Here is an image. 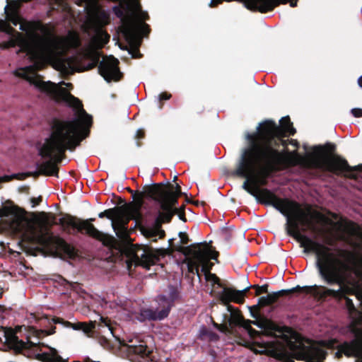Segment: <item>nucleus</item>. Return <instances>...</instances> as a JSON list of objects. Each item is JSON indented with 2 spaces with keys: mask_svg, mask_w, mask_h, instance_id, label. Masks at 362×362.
<instances>
[{
  "mask_svg": "<svg viewBox=\"0 0 362 362\" xmlns=\"http://www.w3.org/2000/svg\"><path fill=\"white\" fill-rule=\"evenodd\" d=\"M5 13L6 18L14 25L20 24V29L25 31V35L20 33L12 35L9 40L0 43V48L7 49L18 45L33 64L16 69L14 74L25 78L37 90L57 103H64L75 111L74 119L54 122L49 136L38 147L40 156L47 159L39 165V172L46 175H57V164L64 159L66 151H74L88 136L92 117L83 109L81 101L62 87L66 86L71 88V83L44 81L36 71L47 64H52L55 69L64 74H69L95 66L100 56L99 49L110 39L109 35L102 29L107 21L98 14L90 16L85 26L88 31L92 30L94 35L82 52L63 59V55L69 48L80 45L77 33L69 32L66 37H57L43 26L23 22L18 16V8L14 4L7 5Z\"/></svg>",
  "mask_w": 362,
  "mask_h": 362,
  "instance_id": "obj_1",
  "label": "nucleus"
},
{
  "mask_svg": "<svg viewBox=\"0 0 362 362\" xmlns=\"http://www.w3.org/2000/svg\"><path fill=\"white\" fill-rule=\"evenodd\" d=\"M295 132L288 117L280 120V127L272 122L262 124L259 138L263 143H255L245 150L235 170L238 175L246 178L243 188L259 202L274 206L286 217L288 233L300 243L305 252L315 254L317 267H362V255L354 259L347 251L332 252L329 247L299 232V225L304 227V230L315 232V223H325L322 214L310 208H302L296 202L278 198L271 191L259 188L267 183V177L272 171L300 163L301 158L296 152L279 151L274 147L282 142L283 135H293Z\"/></svg>",
  "mask_w": 362,
  "mask_h": 362,
  "instance_id": "obj_2",
  "label": "nucleus"
},
{
  "mask_svg": "<svg viewBox=\"0 0 362 362\" xmlns=\"http://www.w3.org/2000/svg\"><path fill=\"white\" fill-rule=\"evenodd\" d=\"M0 217L11 230L21 233L30 242L40 244L50 252L72 253V248L63 239L49 233L55 221L54 215L41 212L28 216L17 206L5 205L0 209Z\"/></svg>",
  "mask_w": 362,
  "mask_h": 362,
  "instance_id": "obj_3",
  "label": "nucleus"
},
{
  "mask_svg": "<svg viewBox=\"0 0 362 362\" xmlns=\"http://www.w3.org/2000/svg\"><path fill=\"white\" fill-rule=\"evenodd\" d=\"M144 194L146 197H150L156 201L161 209L156 219V226L153 228H144L142 229L143 234L148 238H161L164 236V231L160 227L163 223L170 222L173 216L177 212L175 207L177 199L181 194V188L179 185H173L170 184H154L148 186Z\"/></svg>",
  "mask_w": 362,
  "mask_h": 362,
  "instance_id": "obj_4",
  "label": "nucleus"
},
{
  "mask_svg": "<svg viewBox=\"0 0 362 362\" xmlns=\"http://www.w3.org/2000/svg\"><path fill=\"white\" fill-rule=\"evenodd\" d=\"M334 146L328 144L320 146L306 156V160L310 167L317 168L337 174L351 170L346 160L332 155Z\"/></svg>",
  "mask_w": 362,
  "mask_h": 362,
  "instance_id": "obj_5",
  "label": "nucleus"
},
{
  "mask_svg": "<svg viewBox=\"0 0 362 362\" xmlns=\"http://www.w3.org/2000/svg\"><path fill=\"white\" fill-rule=\"evenodd\" d=\"M177 250L189 256L187 266L190 272H194V270L198 272L199 267H202V270L206 274L214 265L209 260L216 259L218 257V252L206 243L192 245L189 247L180 246Z\"/></svg>",
  "mask_w": 362,
  "mask_h": 362,
  "instance_id": "obj_6",
  "label": "nucleus"
},
{
  "mask_svg": "<svg viewBox=\"0 0 362 362\" xmlns=\"http://www.w3.org/2000/svg\"><path fill=\"white\" fill-rule=\"evenodd\" d=\"M141 206V199L125 204L124 209L112 221V226L119 238L125 239L127 237V224L129 220L139 222L142 219Z\"/></svg>",
  "mask_w": 362,
  "mask_h": 362,
  "instance_id": "obj_7",
  "label": "nucleus"
},
{
  "mask_svg": "<svg viewBox=\"0 0 362 362\" xmlns=\"http://www.w3.org/2000/svg\"><path fill=\"white\" fill-rule=\"evenodd\" d=\"M303 291L306 293H310L313 295L315 297H317L320 298H325L327 296H332L337 297L339 295L341 292V289L338 291L328 289L323 286L314 285L312 286H305L300 287L296 286L288 290H281L278 292H274L272 293H269L266 296H262L259 299V303L262 305H270L274 302L282 295L285 293H291L295 291Z\"/></svg>",
  "mask_w": 362,
  "mask_h": 362,
  "instance_id": "obj_8",
  "label": "nucleus"
},
{
  "mask_svg": "<svg viewBox=\"0 0 362 362\" xmlns=\"http://www.w3.org/2000/svg\"><path fill=\"white\" fill-rule=\"evenodd\" d=\"M94 220L95 218L81 220L74 216H65L59 219V223L63 226H71L74 228H76L79 232L84 230L90 236L104 242L106 239V235L90 223Z\"/></svg>",
  "mask_w": 362,
  "mask_h": 362,
  "instance_id": "obj_9",
  "label": "nucleus"
},
{
  "mask_svg": "<svg viewBox=\"0 0 362 362\" xmlns=\"http://www.w3.org/2000/svg\"><path fill=\"white\" fill-rule=\"evenodd\" d=\"M157 301L158 305L156 308L141 310L140 320H162L168 317L173 303L172 299L162 296L158 298Z\"/></svg>",
  "mask_w": 362,
  "mask_h": 362,
  "instance_id": "obj_10",
  "label": "nucleus"
},
{
  "mask_svg": "<svg viewBox=\"0 0 362 362\" xmlns=\"http://www.w3.org/2000/svg\"><path fill=\"white\" fill-rule=\"evenodd\" d=\"M159 259L160 254L158 250L145 247L137 250L127 261V264L129 267L131 264H134L141 266L145 269H149L151 266L156 264Z\"/></svg>",
  "mask_w": 362,
  "mask_h": 362,
  "instance_id": "obj_11",
  "label": "nucleus"
},
{
  "mask_svg": "<svg viewBox=\"0 0 362 362\" xmlns=\"http://www.w3.org/2000/svg\"><path fill=\"white\" fill-rule=\"evenodd\" d=\"M118 64L119 61L112 56L103 58L99 65L100 75L107 81L119 80L121 74Z\"/></svg>",
  "mask_w": 362,
  "mask_h": 362,
  "instance_id": "obj_12",
  "label": "nucleus"
},
{
  "mask_svg": "<svg viewBox=\"0 0 362 362\" xmlns=\"http://www.w3.org/2000/svg\"><path fill=\"white\" fill-rule=\"evenodd\" d=\"M342 354L348 357H356V362H362V342L358 339H354L341 344L339 346V350L336 354L338 357H340Z\"/></svg>",
  "mask_w": 362,
  "mask_h": 362,
  "instance_id": "obj_13",
  "label": "nucleus"
},
{
  "mask_svg": "<svg viewBox=\"0 0 362 362\" xmlns=\"http://www.w3.org/2000/svg\"><path fill=\"white\" fill-rule=\"evenodd\" d=\"M325 355V351L316 344H309L304 346L300 353V357L307 362H322Z\"/></svg>",
  "mask_w": 362,
  "mask_h": 362,
  "instance_id": "obj_14",
  "label": "nucleus"
},
{
  "mask_svg": "<svg viewBox=\"0 0 362 362\" xmlns=\"http://www.w3.org/2000/svg\"><path fill=\"white\" fill-rule=\"evenodd\" d=\"M251 286L242 291L234 290L230 288H225L220 293V300L223 304L227 305L229 303H242L244 301L245 293Z\"/></svg>",
  "mask_w": 362,
  "mask_h": 362,
  "instance_id": "obj_15",
  "label": "nucleus"
},
{
  "mask_svg": "<svg viewBox=\"0 0 362 362\" xmlns=\"http://www.w3.org/2000/svg\"><path fill=\"white\" fill-rule=\"evenodd\" d=\"M246 6L252 10H259L264 13L273 9L280 4H286L289 0H244Z\"/></svg>",
  "mask_w": 362,
  "mask_h": 362,
  "instance_id": "obj_16",
  "label": "nucleus"
},
{
  "mask_svg": "<svg viewBox=\"0 0 362 362\" xmlns=\"http://www.w3.org/2000/svg\"><path fill=\"white\" fill-rule=\"evenodd\" d=\"M336 231V235L343 240H346L349 235H352L357 232V226L351 221H340L332 227Z\"/></svg>",
  "mask_w": 362,
  "mask_h": 362,
  "instance_id": "obj_17",
  "label": "nucleus"
},
{
  "mask_svg": "<svg viewBox=\"0 0 362 362\" xmlns=\"http://www.w3.org/2000/svg\"><path fill=\"white\" fill-rule=\"evenodd\" d=\"M124 345L129 348V352L141 356H147L150 352L146 342L140 339L138 337L127 338Z\"/></svg>",
  "mask_w": 362,
  "mask_h": 362,
  "instance_id": "obj_18",
  "label": "nucleus"
},
{
  "mask_svg": "<svg viewBox=\"0 0 362 362\" xmlns=\"http://www.w3.org/2000/svg\"><path fill=\"white\" fill-rule=\"evenodd\" d=\"M228 308L231 312L230 317L229 319L230 325H242L243 327L248 329V332L252 337H253L255 334L258 333L257 331L251 328L250 321H244L242 316L238 312L231 310V306H228Z\"/></svg>",
  "mask_w": 362,
  "mask_h": 362,
  "instance_id": "obj_19",
  "label": "nucleus"
},
{
  "mask_svg": "<svg viewBox=\"0 0 362 362\" xmlns=\"http://www.w3.org/2000/svg\"><path fill=\"white\" fill-rule=\"evenodd\" d=\"M125 208V204L119 207H115L105 210L98 214L100 218L107 217L112 221Z\"/></svg>",
  "mask_w": 362,
  "mask_h": 362,
  "instance_id": "obj_20",
  "label": "nucleus"
},
{
  "mask_svg": "<svg viewBox=\"0 0 362 362\" xmlns=\"http://www.w3.org/2000/svg\"><path fill=\"white\" fill-rule=\"evenodd\" d=\"M252 323L258 327L264 329H272L274 328L272 322L267 319H259L252 322Z\"/></svg>",
  "mask_w": 362,
  "mask_h": 362,
  "instance_id": "obj_21",
  "label": "nucleus"
},
{
  "mask_svg": "<svg viewBox=\"0 0 362 362\" xmlns=\"http://www.w3.org/2000/svg\"><path fill=\"white\" fill-rule=\"evenodd\" d=\"M96 325L95 321H90L88 323L84 322V326H83L81 331L88 337H91L90 333L95 328Z\"/></svg>",
  "mask_w": 362,
  "mask_h": 362,
  "instance_id": "obj_22",
  "label": "nucleus"
},
{
  "mask_svg": "<svg viewBox=\"0 0 362 362\" xmlns=\"http://www.w3.org/2000/svg\"><path fill=\"white\" fill-rule=\"evenodd\" d=\"M98 326L99 327H106L108 331L112 334V328L110 327V321L107 320V319L105 318H103V317H100V322H99L98 324Z\"/></svg>",
  "mask_w": 362,
  "mask_h": 362,
  "instance_id": "obj_23",
  "label": "nucleus"
},
{
  "mask_svg": "<svg viewBox=\"0 0 362 362\" xmlns=\"http://www.w3.org/2000/svg\"><path fill=\"white\" fill-rule=\"evenodd\" d=\"M66 326L72 328L74 330H81V329L83 328V326H84V322H78L72 323V322H66Z\"/></svg>",
  "mask_w": 362,
  "mask_h": 362,
  "instance_id": "obj_24",
  "label": "nucleus"
},
{
  "mask_svg": "<svg viewBox=\"0 0 362 362\" xmlns=\"http://www.w3.org/2000/svg\"><path fill=\"white\" fill-rule=\"evenodd\" d=\"M253 287L255 288V289H256V291H255L256 296H259L263 293H267V285H263L262 286L255 285V286H253Z\"/></svg>",
  "mask_w": 362,
  "mask_h": 362,
  "instance_id": "obj_25",
  "label": "nucleus"
},
{
  "mask_svg": "<svg viewBox=\"0 0 362 362\" xmlns=\"http://www.w3.org/2000/svg\"><path fill=\"white\" fill-rule=\"evenodd\" d=\"M0 30L8 34H11L13 32V28L6 23H2L0 24Z\"/></svg>",
  "mask_w": 362,
  "mask_h": 362,
  "instance_id": "obj_26",
  "label": "nucleus"
},
{
  "mask_svg": "<svg viewBox=\"0 0 362 362\" xmlns=\"http://www.w3.org/2000/svg\"><path fill=\"white\" fill-rule=\"evenodd\" d=\"M181 244H187L188 243V237L186 233L180 232L179 233Z\"/></svg>",
  "mask_w": 362,
  "mask_h": 362,
  "instance_id": "obj_27",
  "label": "nucleus"
},
{
  "mask_svg": "<svg viewBox=\"0 0 362 362\" xmlns=\"http://www.w3.org/2000/svg\"><path fill=\"white\" fill-rule=\"evenodd\" d=\"M351 113L356 117H362V109L354 108L351 110Z\"/></svg>",
  "mask_w": 362,
  "mask_h": 362,
  "instance_id": "obj_28",
  "label": "nucleus"
},
{
  "mask_svg": "<svg viewBox=\"0 0 362 362\" xmlns=\"http://www.w3.org/2000/svg\"><path fill=\"white\" fill-rule=\"evenodd\" d=\"M171 97V95L168 93H162L159 95V99L161 100H168Z\"/></svg>",
  "mask_w": 362,
  "mask_h": 362,
  "instance_id": "obj_29",
  "label": "nucleus"
},
{
  "mask_svg": "<svg viewBox=\"0 0 362 362\" xmlns=\"http://www.w3.org/2000/svg\"><path fill=\"white\" fill-rule=\"evenodd\" d=\"M272 343H267L266 346L264 347V349L260 351V352L269 351L270 349L272 348Z\"/></svg>",
  "mask_w": 362,
  "mask_h": 362,
  "instance_id": "obj_30",
  "label": "nucleus"
},
{
  "mask_svg": "<svg viewBox=\"0 0 362 362\" xmlns=\"http://www.w3.org/2000/svg\"><path fill=\"white\" fill-rule=\"evenodd\" d=\"M10 180H11V177H9V176L0 177V183H1L3 182H7Z\"/></svg>",
  "mask_w": 362,
  "mask_h": 362,
  "instance_id": "obj_31",
  "label": "nucleus"
},
{
  "mask_svg": "<svg viewBox=\"0 0 362 362\" xmlns=\"http://www.w3.org/2000/svg\"><path fill=\"white\" fill-rule=\"evenodd\" d=\"M358 83L359 86L362 88V76L358 78Z\"/></svg>",
  "mask_w": 362,
  "mask_h": 362,
  "instance_id": "obj_32",
  "label": "nucleus"
},
{
  "mask_svg": "<svg viewBox=\"0 0 362 362\" xmlns=\"http://www.w3.org/2000/svg\"><path fill=\"white\" fill-rule=\"evenodd\" d=\"M296 6V2H293V1L291 2V6L294 7Z\"/></svg>",
  "mask_w": 362,
  "mask_h": 362,
  "instance_id": "obj_33",
  "label": "nucleus"
},
{
  "mask_svg": "<svg viewBox=\"0 0 362 362\" xmlns=\"http://www.w3.org/2000/svg\"><path fill=\"white\" fill-rule=\"evenodd\" d=\"M133 57H136V56L134 54V53H132Z\"/></svg>",
  "mask_w": 362,
  "mask_h": 362,
  "instance_id": "obj_34",
  "label": "nucleus"
},
{
  "mask_svg": "<svg viewBox=\"0 0 362 362\" xmlns=\"http://www.w3.org/2000/svg\"><path fill=\"white\" fill-rule=\"evenodd\" d=\"M139 133H142L141 130H139L137 134H139Z\"/></svg>",
  "mask_w": 362,
  "mask_h": 362,
  "instance_id": "obj_35",
  "label": "nucleus"
}]
</instances>
